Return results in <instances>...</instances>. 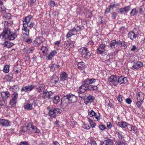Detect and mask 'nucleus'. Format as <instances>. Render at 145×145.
<instances>
[{
	"instance_id": "f257e3e1",
	"label": "nucleus",
	"mask_w": 145,
	"mask_h": 145,
	"mask_svg": "<svg viewBox=\"0 0 145 145\" xmlns=\"http://www.w3.org/2000/svg\"><path fill=\"white\" fill-rule=\"evenodd\" d=\"M1 39L4 40H11L15 39L17 37L15 33H11L10 30L7 27H5L3 31L0 35Z\"/></svg>"
},
{
	"instance_id": "f03ea898",
	"label": "nucleus",
	"mask_w": 145,
	"mask_h": 145,
	"mask_svg": "<svg viewBox=\"0 0 145 145\" xmlns=\"http://www.w3.org/2000/svg\"><path fill=\"white\" fill-rule=\"evenodd\" d=\"M118 78L117 76L114 75L111 76L108 79L109 84L110 85H113L116 86L118 83Z\"/></svg>"
},
{
	"instance_id": "7ed1b4c3",
	"label": "nucleus",
	"mask_w": 145,
	"mask_h": 145,
	"mask_svg": "<svg viewBox=\"0 0 145 145\" xmlns=\"http://www.w3.org/2000/svg\"><path fill=\"white\" fill-rule=\"evenodd\" d=\"M36 87V86H35L32 85H29L28 86H23L21 89V91L22 92L25 91V92L30 91Z\"/></svg>"
},
{
	"instance_id": "20e7f679",
	"label": "nucleus",
	"mask_w": 145,
	"mask_h": 145,
	"mask_svg": "<svg viewBox=\"0 0 145 145\" xmlns=\"http://www.w3.org/2000/svg\"><path fill=\"white\" fill-rule=\"evenodd\" d=\"M70 103L68 95L64 97H63L61 101V105L63 106H67L68 104Z\"/></svg>"
},
{
	"instance_id": "39448f33",
	"label": "nucleus",
	"mask_w": 145,
	"mask_h": 145,
	"mask_svg": "<svg viewBox=\"0 0 145 145\" xmlns=\"http://www.w3.org/2000/svg\"><path fill=\"white\" fill-rule=\"evenodd\" d=\"M53 95V93L52 91H45L43 93L42 97L44 99L46 98L51 99Z\"/></svg>"
},
{
	"instance_id": "423d86ee",
	"label": "nucleus",
	"mask_w": 145,
	"mask_h": 145,
	"mask_svg": "<svg viewBox=\"0 0 145 145\" xmlns=\"http://www.w3.org/2000/svg\"><path fill=\"white\" fill-rule=\"evenodd\" d=\"M51 82L52 85L54 86L58 82L59 78L56 75H53L51 77Z\"/></svg>"
},
{
	"instance_id": "0eeeda50",
	"label": "nucleus",
	"mask_w": 145,
	"mask_h": 145,
	"mask_svg": "<svg viewBox=\"0 0 145 145\" xmlns=\"http://www.w3.org/2000/svg\"><path fill=\"white\" fill-rule=\"evenodd\" d=\"M68 97L70 103H74L77 100V97L71 93L68 95Z\"/></svg>"
},
{
	"instance_id": "6e6552de",
	"label": "nucleus",
	"mask_w": 145,
	"mask_h": 145,
	"mask_svg": "<svg viewBox=\"0 0 145 145\" xmlns=\"http://www.w3.org/2000/svg\"><path fill=\"white\" fill-rule=\"evenodd\" d=\"M143 66L142 62L138 61L137 63H134V64L132 67V69L133 70L138 69Z\"/></svg>"
},
{
	"instance_id": "1a4fd4ad",
	"label": "nucleus",
	"mask_w": 145,
	"mask_h": 145,
	"mask_svg": "<svg viewBox=\"0 0 145 145\" xmlns=\"http://www.w3.org/2000/svg\"><path fill=\"white\" fill-rule=\"evenodd\" d=\"M139 35L138 33H137L136 34L133 31L129 32L128 34V37L131 40H133L138 37Z\"/></svg>"
},
{
	"instance_id": "9d476101",
	"label": "nucleus",
	"mask_w": 145,
	"mask_h": 145,
	"mask_svg": "<svg viewBox=\"0 0 145 145\" xmlns=\"http://www.w3.org/2000/svg\"><path fill=\"white\" fill-rule=\"evenodd\" d=\"M118 83H119L121 84H125L127 82V78L123 76H121L118 79Z\"/></svg>"
},
{
	"instance_id": "9b49d317",
	"label": "nucleus",
	"mask_w": 145,
	"mask_h": 145,
	"mask_svg": "<svg viewBox=\"0 0 145 145\" xmlns=\"http://www.w3.org/2000/svg\"><path fill=\"white\" fill-rule=\"evenodd\" d=\"M9 121L7 120L3 119H0V125L3 126H9Z\"/></svg>"
},
{
	"instance_id": "f8f14e48",
	"label": "nucleus",
	"mask_w": 145,
	"mask_h": 145,
	"mask_svg": "<svg viewBox=\"0 0 145 145\" xmlns=\"http://www.w3.org/2000/svg\"><path fill=\"white\" fill-rule=\"evenodd\" d=\"M48 114L49 116L53 118H56L57 116L54 108H52L50 110Z\"/></svg>"
},
{
	"instance_id": "ddd939ff",
	"label": "nucleus",
	"mask_w": 145,
	"mask_h": 145,
	"mask_svg": "<svg viewBox=\"0 0 145 145\" xmlns=\"http://www.w3.org/2000/svg\"><path fill=\"white\" fill-rule=\"evenodd\" d=\"M2 45L4 47L9 48L12 46L14 44L12 42L5 40V42L2 44Z\"/></svg>"
},
{
	"instance_id": "4468645a",
	"label": "nucleus",
	"mask_w": 145,
	"mask_h": 145,
	"mask_svg": "<svg viewBox=\"0 0 145 145\" xmlns=\"http://www.w3.org/2000/svg\"><path fill=\"white\" fill-rule=\"evenodd\" d=\"M104 144H105V145H113V140L108 139L107 140H104V142H101L100 145H103Z\"/></svg>"
},
{
	"instance_id": "2eb2a0df",
	"label": "nucleus",
	"mask_w": 145,
	"mask_h": 145,
	"mask_svg": "<svg viewBox=\"0 0 145 145\" xmlns=\"http://www.w3.org/2000/svg\"><path fill=\"white\" fill-rule=\"evenodd\" d=\"M28 25L25 24H23V27L22 30L26 32V33H25L27 36L29 35V28L28 27Z\"/></svg>"
},
{
	"instance_id": "dca6fc26",
	"label": "nucleus",
	"mask_w": 145,
	"mask_h": 145,
	"mask_svg": "<svg viewBox=\"0 0 145 145\" xmlns=\"http://www.w3.org/2000/svg\"><path fill=\"white\" fill-rule=\"evenodd\" d=\"M57 54L56 51L55 50H54L51 52L50 54L46 56V59L47 60H51L53 57Z\"/></svg>"
},
{
	"instance_id": "f3484780",
	"label": "nucleus",
	"mask_w": 145,
	"mask_h": 145,
	"mask_svg": "<svg viewBox=\"0 0 145 145\" xmlns=\"http://www.w3.org/2000/svg\"><path fill=\"white\" fill-rule=\"evenodd\" d=\"M32 18L31 16H28L26 17L23 21V24L28 25V24L30 22L31 19Z\"/></svg>"
},
{
	"instance_id": "a211bd4d",
	"label": "nucleus",
	"mask_w": 145,
	"mask_h": 145,
	"mask_svg": "<svg viewBox=\"0 0 145 145\" xmlns=\"http://www.w3.org/2000/svg\"><path fill=\"white\" fill-rule=\"evenodd\" d=\"M130 7L129 6L125 7L123 8H121L120 9V12L121 13L124 12L127 13L130 10Z\"/></svg>"
},
{
	"instance_id": "6ab92c4d",
	"label": "nucleus",
	"mask_w": 145,
	"mask_h": 145,
	"mask_svg": "<svg viewBox=\"0 0 145 145\" xmlns=\"http://www.w3.org/2000/svg\"><path fill=\"white\" fill-rule=\"evenodd\" d=\"M51 99H52L53 103L56 104L59 102L60 101V97L58 95L55 96L53 98L52 97Z\"/></svg>"
},
{
	"instance_id": "aec40b11",
	"label": "nucleus",
	"mask_w": 145,
	"mask_h": 145,
	"mask_svg": "<svg viewBox=\"0 0 145 145\" xmlns=\"http://www.w3.org/2000/svg\"><path fill=\"white\" fill-rule=\"evenodd\" d=\"M1 97L3 99H5L10 97V94L9 91H6L2 92L1 93Z\"/></svg>"
},
{
	"instance_id": "412c9836",
	"label": "nucleus",
	"mask_w": 145,
	"mask_h": 145,
	"mask_svg": "<svg viewBox=\"0 0 145 145\" xmlns=\"http://www.w3.org/2000/svg\"><path fill=\"white\" fill-rule=\"evenodd\" d=\"M67 74L65 72H62L60 76V79L62 81H64L66 80L67 76Z\"/></svg>"
},
{
	"instance_id": "4be33fe9",
	"label": "nucleus",
	"mask_w": 145,
	"mask_h": 145,
	"mask_svg": "<svg viewBox=\"0 0 145 145\" xmlns=\"http://www.w3.org/2000/svg\"><path fill=\"white\" fill-rule=\"evenodd\" d=\"M44 40V39L42 37H39L37 38L35 41H34L33 42L35 43L37 42L38 44L42 43Z\"/></svg>"
},
{
	"instance_id": "5701e85b",
	"label": "nucleus",
	"mask_w": 145,
	"mask_h": 145,
	"mask_svg": "<svg viewBox=\"0 0 145 145\" xmlns=\"http://www.w3.org/2000/svg\"><path fill=\"white\" fill-rule=\"evenodd\" d=\"M85 85L82 84L79 88V90L78 91H80L82 93L85 92V91L87 90L86 86Z\"/></svg>"
},
{
	"instance_id": "b1692460",
	"label": "nucleus",
	"mask_w": 145,
	"mask_h": 145,
	"mask_svg": "<svg viewBox=\"0 0 145 145\" xmlns=\"http://www.w3.org/2000/svg\"><path fill=\"white\" fill-rule=\"evenodd\" d=\"M78 93L79 97L81 98V99H84L86 97V93L85 92L82 93L80 92V91H78Z\"/></svg>"
},
{
	"instance_id": "393cba45",
	"label": "nucleus",
	"mask_w": 145,
	"mask_h": 145,
	"mask_svg": "<svg viewBox=\"0 0 145 145\" xmlns=\"http://www.w3.org/2000/svg\"><path fill=\"white\" fill-rule=\"evenodd\" d=\"M33 50L31 47H26L25 48L23 49V51L27 54H29L33 52Z\"/></svg>"
},
{
	"instance_id": "a878e982",
	"label": "nucleus",
	"mask_w": 145,
	"mask_h": 145,
	"mask_svg": "<svg viewBox=\"0 0 145 145\" xmlns=\"http://www.w3.org/2000/svg\"><path fill=\"white\" fill-rule=\"evenodd\" d=\"M40 49L42 50V52L44 55L45 56L47 54L48 51L47 47L42 46Z\"/></svg>"
},
{
	"instance_id": "bb28decb",
	"label": "nucleus",
	"mask_w": 145,
	"mask_h": 145,
	"mask_svg": "<svg viewBox=\"0 0 145 145\" xmlns=\"http://www.w3.org/2000/svg\"><path fill=\"white\" fill-rule=\"evenodd\" d=\"M10 89H12V91L13 93L17 92L19 89V86L18 85H14L10 87Z\"/></svg>"
},
{
	"instance_id": "cd10ccee",
	"label": "nucleus",
	"mask_w": 145,
	"mask_h": 145,
	"mask_svg": "<svg viewBox=\"0 0 145 145\" xmlns=\"http://www.w3.org/2000/svg\"><path fill=\"white\" fill-rule=\"evenodd\" d=\"M78 66L79 69L83 70L85 67V63L83 61L79 62L78 64Z\"/></svg>"
},
{
	"instance_id": "c85d7f7f",
	"label": "nucleus",
	"mask_w": 145,
	"mask_h": 145,
	"mask_svg": "<svg viewBox=\"0 0 145 145\" xmlns=\"http://www.w3.org/2000/svg\"><path fill=\"white\" fill-rule=\"evenodd\" d=\"M30 131L37 133L39 132V130L38 129L36 126L32 125V128L30 129Z\"/></svg>"
},
{
	"instance_id": "c756f323",
	"label": "nucleus",
	"mask_w": 145,
	"mask_h": 145,
	"mask_svg": "<svg viewBox=\"0 0 145 145\" xmlns=\"http://www.w3.org/2000/svg\"><path fill=\"white\" fill-rule=\"evenodd\" d=\"M94 98L93 96H92L91 95H89L86 98V101L85 103L86 104H88L89 102L90 101H92Z\"/></svg>"
},
{
	"instance_id": "7c9ffc66",
	"label": "nucleus",
	"mask_w": 145,
	"mask_h": 145,
	"mask_svg": "<svg viewBox=\"0 0 145 145\" xmlns=\"http://www.w3.org/2000/svg\"><path fill=\"white\" fill-rule=\"evenodd\" d=\"M24 108L25 109H27L28 110H31L33 108L32 105L28 103L24 105Z\"/></svg>"
},
{
	"instance_id": "2f4dec72",
	"label": "nucleus",
	"mask_w": 145,
	"mask_h": 145,
	"mask_svg": "<svg viewBox=\"0 0 145 145\" xmlns=\"http://www.w3.org/2000/svg\"><path fill=\"white\" fill-rule=\"evenodd\" d=\"M138 12H139L140 14H143L145 11V7L144 6H142L139 7L138 8Z\"/></svg>"
},
{
	"instance_id": "473e14b6",
	"label": "nucleus",
	"mask_w": 145,
	"mask_h": 145,
	"mask_svg": "<svg viewBox=\"0 0 145 145\" xmlns=\"http://www.w3.org/2000/svg\"><path fill=\"white\" fill-rule=\"evenodd\" d=\"M18 94L17 92L13 93L11 95V97L12 99L15 100L17 101V99L18 98Z\"/></svg>"
},
{
	"instance_id": "72a5a7b5",
	"label": "nucleus",
	"mask_w": 145,
	"mask_h": 145,
	"mask_svg": "<svg viewBox=\"0 0 145 145\" xmlns=\"http://www.w3.org/2000/svg\"><path fill=\"white\" fill-rule=\"evenodd\" d=\"M127 123L122 121L121 122H120L118 123V125L121 127L125 128L127 125Z\"/></svg>"
},
{
	"instance_id": "f704fd0d",
	"label": "nucleus",
	"mask_w": 145,
	"mask_h": 145,
	"mask_svg": "<svg viewBox=\"0 0 145 145\" xmlns=\"http://www.w3.org/2000/svg\"><path fill=\"white\" fill-rule=\"evenodd\" d=\"M116 43V40H114L110 42L109 45L112 49L115 48L114 46Z\"/></svg>"
},
{
	"instance_id": "c9c22d12",
	"label": "nucleus",
	"mask_w": 145,
	"mask_h": 145,
	"mask_svg": "<svg viewBox=\"0 0 145 145\" xmlns=\"http://www.w3.org/2000/svg\"><path fill=\"white\" fill-rule=\"evenodd\" d=\"M138 11L136 10V8H135L132 9L131 12L130 14L131 16H134L136 15L138 12Z\"/></svg>"
},
{
	"instance_id": "e433bc0d",
	"label": "nucleus",
	"mask_w": 145,
	"mask_h": 145,
	"mask_svg": "<svg viewBox=\"0 0 145 145\" xmlns=\"http://www.w3.org/2000/svg\"><path fill=\"white\" fill-rule=\"evenodd\" d=\"M89 120V121L90 124L92 128L96 126V123L94 122L91 119H90L89 118H88Z\"/></svg>"
},
{
	"instance_id": "4c0bfd02",
	"label": "nucleus",
	"mask_w": 145,
	"mask_h": 145,
	"mask_svg": "<svg viewBox=\"0 0 145 145\" xmlns=\"http://www.w3.org/2000/svg\"><path fill=\"white\" fill-rule=\"evenodd\" d=\"M9 65H6L4 66L3 71L6 73H7L9 72Z\"/></svg>"
},
{
	"instance_id": "58836bf2",
	"label": "nucleus",
	"mask_w": 145,
	"mask_h": 145,
	"mask_svg": "<svg viewBox=\"0 0 145 145\" xmlns=\"http://www.w3.org/2000/svg\"><path fill=\"white\" fill-rule=\"evenodd\" d=\"M82 84L86 85L85 86H86V87L89 85L90 84L89 81V78H87L83 82Z\"/></svg>"
},
{
	"instance_id": "ea45409f",
	"label": "nucleus",
	"mask_w": 145,
	"mask_h": 145,
	"mask_svg": "<svg viewBox=\"0 0 145 145\" xmlns=\"http://www.w3.org/2000/svg\"><path fill=\"white\" fill-rule=\"evenodd\" d=\"M88 144L89 145H97L96 141L92 139L90 140V141Z\"/></svg>"
},
{
	"instance_id": "a19ab883",
	"label": "nucleus",
	"mask_w": 145,
	"mask_h": 145,
	"mask_svg": "<svg viewBox=\"0 0 145 145\" xmlns=\"http://www.w3.org/2000/svg\"><path fill=\"white\" fill-rule=\"evenodd\" d=\"M11 15L8 13L5 14L3 16V18H5L7 19H10L11 18Z\"/></svg>"
},
{
	"instance_id": "79ce46f5",
	"label": "nucleus",
	"mask_w": 145,
	"mask_h": 145,
	"mask_svg": "<svg viewBox=\"0 0 145 145\" xmlns=\"http://www.w3.org/2000/svg\"><path fill=\"white\" fill-rule=\"evenodd\" d=\"M88 114L91 117H93L94 116H95L96 113L93 110H91L88 112Z\"/></svg>"
},
{
	"instance_id": "37998d69",
	"label": "nucleus",
	"mask_w": 145,
	"mask_h": 145,
	"mask_svg": "<svg viewBox=\"0 0 145 145\" xmlns=\"http://www.w3.org/2000/svg\"><path fill=\"white\" fill-rule=\"evenodd\" d=\"M116 134L118 136L119 140H121L123 138V135H121L118 131H116Z\"/></svg>"
},
{
	"instance_id": "c03bdc74",
	"label": "nucleus",
	"mask_w": 145,
	"mask_h": 145,
	"mask_svg": "<svg viewBox=\"0 0 145 145\" xmlns=\"http://www.w3.org/2000/svg\"><path fill=\"white\" fill-rule=\"evenodd\" d=\"M59 67V65H56L54 64H52L50 68L51 69L55 70L56 69L58 68Z\"/></svg>"
},
{
	"instance_id": "a18cd8bd",
	"label": "nucleus",
	"mask_w": 145,
	"mask_h": 145,
	"mask_svg": "<svg viewBox=\"0 0 145 145\" xmlns=\"http://www.w3.org/2000/svg\"><path fill=\"white\" fill-rule=\"evenodd\" d=\"M17 101L11 99L10 101V104L11 106L15 105Z\"/></svg>"
},
{
	"instance_id": "49530a36",
	"label": "nucleus",
	"mask_w": 145,
	"mask_h": 145,
	"mask_svg": "<svg viewBox=\"0 0 145 145\" xmlns=\"http://www.w3.org/2000/svg\"><path fill=\"white\" fill-rule=\"evenodd\" d=\"M76 29V31H79L81 29H83L84 27L82 26L81 27L80 25L75 26L74 27Z\"/></svg>"
},
{
	"instance_id": "de8ad7c7",
	"label": "nucleus",
	"mask_w": 145,
	"mask_h": 145,
	"mask_svg": "<svg viewBox=\"0 0 145 145\" xmlns=\"http://www.w3.org/2000/svg\"><path fill=\"white\" fill-rule=\"evenodd\" d=\"M13 78L12 75H8L6 76V78L7 80V81L10 82Z\"/></svg>"
},
{
	"instance_id": "09e8293b",
	"label": "nucleus",
	"mask_w": 145,
	"mask_h": 145,
	"mask_svg": "<svg viewBox=\"0 0 145 145\" xmlns=\"http://www.w3.org/2000/svg\"><path fill=\"white\" fill-rule=\"evenodd\" d=\"M123 97V96L119 95L117 98L118 100V101L120 103H122L123 101L122 98Z\"/></svg>"
},
{
	"instance_id": "8fccbe9b",
	"label": "nucleus",
	"mask_w": 145,
	"mask_h": 145,
	"mask_svg": "<svg viewBox=\"0 0 145 145\" xmlns=\"http://www.w3.org/2000/svg\"><path fill=\"white\" fill-rule=\"evenodd\" d=\"M131 131L134 133H135L137 132V128L135 126L131 127Z\"/></svg>"
},
{
	"instance_id": "3c124183",
	"label": "nucleus",
	"mask_w": 145,
	"mask_h": 145,
	"mask_svg": "<svg viewBox=\"0 0 145 145\" xmlns=\"http://www.w3.org/2000/svg\"><path fill=\"white\" fill-rule=\"evenodd\" d=\"M97 52L98 54H101L104 52V50H103L101 48H99L97 50Z\"/></svg>"
},
{
	"instance_id": "603ef678",
	"label": "nucleus",
	"mask_w": 145,
	"mask_h": 145,
	"mask_svg": "<svg viewBox=\"0 0 145 145\" xmlns=\"http://www.w3.org/2000/svg\"><path fill=\"white\" fill-rule=\"evenodd\" d=\"M44 85V84H41L38 88V92L40 93L42 91V90L43 89Z\"/></svg>"
},
{
	"instance_id": "864d4df0",
	"label": "nucleus",
	"mask_w": 145,
	"mask_h": 145,
	"mask_svg": "<svg viewBox=\"0 0 145 145\" xmlns=\"http://www.w3.org/2000/svg\"><path fill=\"white\" fill-rule=\"evenodd\" d=\"M24 40L28 44H30L32 42V39L31 38L29 39H24Z\"/></svg>"
},
{
	"instance_id": "5fc2aeb1",
	"label": "nucleus",
	"mask_w": 145,
	"mask_h": 145,
	"mask_svg": "<svg viewBox=\"0 0 145 145\" xmlns=\"http://www.w3.org/2000/svg\"><path fill=\"white\" fill-rule=\"evenodd\" d=\"M74 34H75L72 33L71 31V30H70L69 31L67 35L66 36L67 38H69L72 35Z\"/></svg>"
},
{
	"instance_id": "6e6d98bb",
	"label": "nucleus",
	"mask_w": 145,
	"mask_h": 145,
	"mask_svg": "<svg viewBox=\"0 0 145 145\" xmlns=\"http://www.w3.org/2000/svg\"><path fill=\"white\" fill-rule=\"evenodd\" d=\"M54 109L56 112H57V113H58L59 114L61 113L62 112V110L61 109L58 108H54Z\"/></svg>"
},
{
	"instance_id": "4d7b16f0",
	"label": "nucleus",
	"mask_w": 145,
	"mask_h": 145,
	"mask_svg": "<svg viewBox=\"0 0 145 145\" xmlns=\"http://www.w3.org/2000/svg\"><path fill=\"white\" fill-rule=\"evenodd\" d=\"M81 50L82 51V52H87L89 51L88 49L86 47H83L82 48L80 49V52Z\"/></svg>"
},
{
	"instance_id": "13d9d810",
	"label": "nucleus",
	"mask_w": 145,
	"mask_h": 145,
	"mask_svg": "<svg viewBox=\"0 0 145 145\" xmlns=\"http://www.w3.org/2000/svg\"><path fill=\"white\" fill-rule=\"evenodd\" d=\"M48 4L50 6L53 7L55 5V3L54 1H51L49 2Z\"/></svg>"
},
{
	"instance_id": "bf43d9fd",
	"label": "nucleus",
	"mask_w": 145,
	"mask_h": 145,
	"mask_svg": "<svg viewBox=\"0 0 145 145\" xmlns=\"http://www.w3.org/2000/svg\"><path fill=\"white\" fill-rule=\"evenodd\" d=\"M97 80L96 79L93 78H89V81L90 84L95 82Z\"/></svg>"
},
{
	"instance_id": "052dcab7",
	"label": "nucleus",
	"mask_w": 145,
	"mask_h": 145,
	"mask_svg": "<svg viewBox=\"0 0 145 145\" xmlns=\"http://www.w3.org/2000/svg\"><path fill=\"white\" fill-rule=\"evenodd\" d=\"M125 101L128 104H130L132 102V100L130 98H128L126 99Z\"/></svg>"
},
{
	"instance_id": "680f3d73",
	"label": "nucleus",
	"mask_w": 145,
	"mask_h": 145,
	"mask_svg": "<svg viewBox=\"0 0 145 145\" xmlns=\"http://www.w3.org/2000/svg\"><path fill=\"white\" fill-rule=\"evenodd\" d=\"M99 128L101 130H104L105 129L106 127L105 125H100L99 126Z\"/></svg>"
},
{
	"instance_id": "e2e57ef3",
	"label": "nucleus",
	"mask_w": 145,
	"mask_h": 145,
	"mask_svg": "<svg viewBox=\"0 0 145 145\" xmlns=\"http://www.w3.org/2000/svg\"><path fill=\"white\" fill-rule=\"evenodd\" d=\"M105 44H101L100 45V48H102L103 50H104V51H105Z\"/></svg>"
},
{
	"instance_id": "0e129e2a",
	"label": "nucleus",
	"mask_w": 145,
	"mask_h": 145,
	"mask_svg": "<svg viewBox=\"0 0 145 145\" xmlns=\"http://www.w3.org/2000/svg\"><path fill=\"white\" fill-rule=\"evenodd\" d=\"M93 85H89L86 87L87 89L92 90Z\"/></svg>"
},
{
	"instance_id": "69168bd1",
	"label": "nucleus",
	"mask_w": 145,
	"mask_h": 145,
	"mask_svg": "<svg viewBox=\"0 0 145 145\" xmlns=\"http://www.w3.org/2000/svg\"><path fill=\"white\" fill-rule=\"evenodd\" d=\"M117 13L115 12H114L112 14V19H115L116 18Z\"/></svg>"
},
{
	"instance_id": "338daca9",
	"label": "nucleus",
	"mask_w": 145,
	"mask_h": 145,
	"mask_svg": "<svg viewBox=\"0 0 145 145\" xmlns=\"http://www.w3.org/2000/svg\"><path fill=\"white\" fill-rule=\"evenodd\" d=\"M117 145H125V143L123 141H118Z\"/></svg>"
},
{
	"instance_id": "774afa93",
	"label": "nucleus",
	"mask_w": 145,
	"mask_h": 145,
	"mask_svg": "<svg viewBox=\"0 0 145 145\" xmlns=\"http://www.w3.org/2000/svg\"><path fill=\"white\" fill-rule=\"evenodd\" d=\"M28 144L27 142H21L20 145H28Z\"/></svg>"
}]
</instances>
